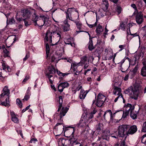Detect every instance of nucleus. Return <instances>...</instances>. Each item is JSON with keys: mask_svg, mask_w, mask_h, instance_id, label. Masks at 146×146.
<instances>
[{"mask_svg": "<svg viewBox=\"0 0 146 146\" xmlns=\"http://www.w3.org/2000/svg\"><path fill=\"white\" fill-rule=\"evenodd\" d=\"M34 16H33V21L35 26H38L40 27H42L43 26H48V25L49 23L48 19L44 15L40 16L41 19H39V21L41 22V24L38 23L37 24V21H38V16L36 15L35 13H34Z\"/></svg>", "mask_w": 146, "mask_h": 146, "instance_id": "obj_1", "label": "nucleus"}, {"mask_svg": "<svg viewBox=\"0 0 146 146\" xmlns=\"http://www.w3.org/2000/svg\"><path fill=\"white\" fill-rule=\"evenodd\" d=\"M143 55V53L142 52H138L137 54L135 55L132 58V60L130 59L129 58L125 57L123 60L121 61L120 62L118 63L117 64H122L125 62L126 63H133V64H138V60L141 57H142Z\"/></svg>", "mask_w": 146, "mask_h": 146, "instance_id": "obj_2", "label": "nucleus"}, {"mask_svg": "<svg viewBox=\"0 0 146 146\" xmlns=\"http://www.w3.org/2000/svg\"><path fill=\"white\" fill-rule=\"evenodd\" d=\"M66 19L72 21H74L75 18L78 16V13L77 11L74 8H69L66 13Z\"/></svg>", "mask_w": 146, "mask_h": 146, "instance_id": "obj_3", "label": "nucleus"}, {"mask_svg": "<svg viewBox=\"0 0 146 146\" xmlns=\"http://www.w3.org/2000/svg\"><path fill=\"white\" fill-rule=\"evenodd\" d=\"M129 125H122L119 126L118 128L119 137H123L127 136V130Z\"/></svg>", "mask_w": 146, "mask_h": 146, "instance_id": "obj_4", "label": "nucleus"}, {"mask_svg": "<svg viewBox=\"0 0 146 146\" xmlns=\"http://www.w3.org/2000/svg\"><path fill=\"white\" fill-rule=\"evenodd\" d=\"M66 132H67L69 130L70 131H71V137L70 139V143L71 144L73 145L75 144V145L79 143V142L78 141V136L77 135H74V133L75 131V128L74 127H67L66 128Z\"/></svg>", "mask_w": 146, "mask_h": 146, "instance_id": "obj_5", "label": "nucleus"}, {"mask_svg": "<svg viewBox=\"0 0 146 146\" xmlns=\"http://www.w3.org/2000/svg\"><path fill=\"white\" fill-rule=\"evenodd\" d=\"M143 92L142 89H139V87L137 86L133 87V90L131 94V98L135 100L138 99L139 96L141 95Z\"/></svg>", "mask_w": 146, "mask_h": 146, "instance_id": "obj_6", "label": "nucleus"}, {"mask_svg": "<svg viewBox=\"0 0 146 146\" xmlns=\"http://www.w3.org/2000/svg\"><path fill=\"white\" fill-rule=\"evenodd\" d=\"M51 31L50 30H48L45 34V36L44 38V41L45 42H48L50 45H54L55 44L52 43V38L53 35L52 29H50Z\"/></svg>", "mask_w": 146, "mask_h": 146, "instance_id": "obj_7", "label": "nucleus"}, {"mask_svg": "<svg viewBox=\"0 0 146 146\" xmlns=\"http://www.w3.org/2000/svg\"><path fill=\"white\" fill-rule=\"evenodd\" d=\"M58 27L56 25H54L51 27L52 29L53 35H54L58 38V41L55 44H58L60 39L61 38V32L60 31H58L57 29Z\"/></svg>", "mask_w": 146, "mask_h": 146, "instance_id": "obj_8", "label": "nucleus"}, {"mask_svg": "<svg viewBox=\"0 0 146 146\" xmlns=\"http://www.w3.org/2000/svg\"><path fill=\"white\" fill-rule=\"evenodd\" d=\"M88 121L86 118L85 116L83 117H82L80 119L79 122L76 124V126L78 127H83L86 126L88 127Z\"/></svg>", "mask_w": 146, "mask_h": 146, "instance_id": "obj_9", "label": "nucleus"}, {"mask_svg": "<svg viewBox=\"0 0 146 146\" xmlns=\"http://www.w3.org/2000/svg\"><path fill=\"white\" fill-rule=\"evenodd\" d=\"M56 64L54 66L52 64H50L48 66L47 68L45 70L46 75H50L51 74H54L56 72Z\"/></svg>", "mask_w": 146, "mask_h": 146, "instance_id": "obj_10", "label": "nucleus"}, {"mask_svg": "<svg viewBox=\"0 0 146 146\" xmlns=\"http://www.w3.org/2000/svg\"><path fill=\"white\" fill-rule=\"evenodd\" d=\"M98 97L97 105L98 107H101L104 104L106 98L104 95L100 93L98 94Z\"/></svg>", "mask_w": 146, "mask_h": 146, "instance_id": "obj_11", "label": "nucleus"}, {"mask_svg": "<svg viewBox=\"0 0 146 146\" xmlns=\"http://www.w3.org/2000/svg\"><path fill=\"white\" fill-rule=\"evenodd\" d=\"M68 110V108L67 107H62L59 115H58L60 117V119H58V122H61L63 121L62 118L65 115Z\"/></svg>", "mask_w": 146, "mask_h": 146, "instance_id": "obj_12", "label": "nucleus"}, {"mask_svg": "<svg viewBox=\"0 0 146 146\" xmlns=\"http://www.w3.org/2000/svg\"><path fill=\"white\" fill-rule=\"evenodd\" d=\"M69 86V84L67 82H61L58 86V91L62 92L64 89L68 87Z\"/></svg>", "mask_w": 146, "mask_h": 146, "instance_id": "obj_13", "label": "nucleus"}, {"mask_svg": "<svg viewBox=\"0 0 146 146\" xmlns=\"http://www.w3.org/2000/svg\"><path fill=\"white\" fill-rule=\"evenodd\" d=\"M64 41L66 44H70L71 46L73 47L75 46L74 43V40L73 38L70 37L65 38Z\"/></svg>", "mask_w": 146, "mask_h": 146, "instance_id": "obj_14", "label": "nucleus"}, {"mask_svg": "<svg viewBox=\"0 0 146 146\" xmlns=\"http://www.w3.org/2000/svg\"><path fill=\"white\" fill-rule=\"evenodd\" d=\"M137 127L135 125H133L130 127L129 126V128L127 130V136L129 135H133L137 131Z\"/></svg>", "mask_w": 146, "mask_h": 146, "instance_id": "obj_15", "label": "nucleus"}, {"mask_svg": "<svg viewBox=\"0 0 146 146\" xmlns=\"http://www.w3.org/2000/svg\"><path fill=\"white\" fill-rule=\"evenodd\" d=\"M21 13L23 17L28 19L31 16L30 11L27 9H24L22 10Z\"/></svg>", "mask_w": 146, "mask_h": 146, "instance_id": "obj_16", "label": "nucleus"}, {"mask_svg": "<svg viewBox=\"0 0 146 146\" xmlns=\"http://www.w3.org/2000/svg\"><path fill=\"white\" fill-rule=\"evenodd\" d=\"M136 21L139 24L142 23L143 21V17L141 12H138L136 16Z\"/></svg>", "mask_w": 146, "mask_h": 146, "instance_id": "obj_17", "label": "nucleus"}, {"mask_svg": "<svg viewBox=\"0 0 146 146\" xmlns=\"http://www.w3.org/2000/svg\"><path fill=\"white\" fill-rule=\"evenodd\" d=\"M3 93L0 95V98L5 96H6L7 97H9L10 91L8 86H5L3 88Z\"/></svg>", "mask_w": 146, "mask_h": 146, "instance_id": "obj_18", "label": "nucleus"}, {"mask_svg": "<svg viewBox=\"0 0 146 146\" xmlns=\"http://www.w3.org/2000/svg\"><path fill=\"white\" fill-rule=\"evenodd\" d=\"M139 109L137 111H135L134 110L130 112V117L133 119H137V115L139 113Z\"/></svg>", "mask_w": 146, "mask_h": 146, "instance_id": "obj_19", "label": "nucleus"}, {"mask_svg": "<svg viewBox=\"0 0 146 146\" xmlns=\"http://www.w3.org/2000/svg\"><path fill=\"white\" fill-rule=\"evenodd\" d=\"M88 92L89 91L88 90L85 91L83 90H81L80 91V94L79 96V97L80 99H84Z\"/></svg>", "mask_w": 146, "mask_h": 146, "instance_id": "obj_20", "label": "nucleus"}, {"mask_svg": "<svg viewBox=\"0 0 146 146\" xmlns=\"http://www.w3.org/2000/svg\"><path fill=\"white\" fill-rule=\"evenodd\" d=\"M135 106L134 105L132 106L131 104H127L125 106V110L126 111L128 112L129 113L131 111H133L134 110Z\"/></svg>", "mask_w": 146, "mask_h": 146, "instance_id": "obj_21", "label": "nucleus"}, {"mask_svg": "<svg viewBox=\"0 0 146 146\" xmlns=\"http://www.w3.org/2000/svg\"><path fill=\"white\" fill-rule=\"evenodd\" d=\"M113 92L114 95H116L117 93V95H120L121 94H122L121 93V89L117 86H114Z\"/></svg>", "mask_w": 146, "mask_h": 146, "instance_id": "obj_22", "label": "nucleus"}, {"mask_svg": "<svg viewBox=\"0 0 146 146\" xmlns=\"http://www.w3.org/2000/svg\"><path fill=\"white\" fill-rule=\"evenodd\" d=\"M10 46H7V47L6 48L5 45H3L2 46V48L3 49V52L5 53L4 56L5 57H7L9 56V50L7 49V48H9Z\"/></svg>", "mask_w": 146, "mask_h": 146, "instance_id": "obj_23", "label": "nucleus"}, {"mask_svg": "<svg viewBox=\"0 0 146 146\" xmlns=\"http://www.w3.org/2000/svg\"><path fill=\"white\" fill-rule=\"evenodd\" d=\"M103 125L102 123H99L97 124L96 126V131L98 132V134L100 133V131L103 129Z\"/></svg>", "mask_w": 146, "mask_h": 146, "instance_id": "obj_24", "label": "nucleus"}, {"mask_svg": "<svg viewBox=\"0 0 146 146\" xmlns=\"http://www.w3.org/2000/svg\"><path fill=\"white\" fill-rule=\"evenodd\" d=\"M109 135V133L107 131H104L102 134V137L101 138L99 137V139L98 140H100V139H103L108 140V136Z\"/></svg>", "mask_w": 146, "mask_h": 146, "instance_id": "obj_25", "label": "nucleus"}, {"mask_svg": "<svg viewBox=\"0 0 146 146\" xmlns=\"http://www.w3.org/2000/svg\"><path fill=\"white\" fill-rule=\"evenodd\" d=\"M9 99V97H7L5 99V102H2L0 104L3 106L9 107L10 106Z\"/></svg>", "mask_w": 146, "mask_h": 146, "instance_id": "obj_26", "label": "nucleus"}, {"mask_svg": "<svg viewBox=\"0 0 146 146\" xmlns=\"http://www.w3.org/2000/svg\"><path fill=\"white\" fill-rule=\"evenodd\" d=\"M63 98L62 96H59L58 97V102L59 105L58 106V111H59L61 110L63 102Z\"/></svg>", "mask_w": 146, "mask_h": 146, "instance_id": "obj_27", "label": "nucleus"}, {"mask_svg": "<svg viewBox=\"0 0 146 146\" xmlns=\"http://www.w3.org/2000/svg\"><path fill=\"white\" fill-rule=\"evenodd\" d=\"M78 64H71V68H73V70L74 72H75L74 74L77 75H79L80 72V71L76 70V68L78 66Z\"/></svg>", "mask_w": 146, "mask_h": 146, "instance_id": "obj_28", "label": "nucleus"}, {"mask_svg": "<svg viewBox=\"0 0 146 146\" xmlns=\"http://www.w3.org/2000/svg\"><path fill=\"white\" fill-rule=\"evenodd\" d=\"M103 31V29L102 28V26L100 25H98L96 30V32L97 33L100 34Z\"/></svg>", "mask_w": 146, "mask_h": 146, "instance_id": "obj_29", "label": "nucleus"}, {"mask_svg": "<svg viewBox=\"0 0 146 146\" xmlns=\"http://www.w3.org/2000/svg\"><path fill=\"white\" fill-rule=\"evenodd\" d=\"M87 56H83L81 58V61L80 62L77 63V64H80L81 63V64H87L86 62L87 61Z\"/></svg>", "mask_w": 146, "mask_h": 146, "instance_id": "obj_30", "label": "nucleus"}, {"mask_svg": "<svg viewBox=\"0 0 146 146\" xmlns=\"http://www.w3.org/2000/svg\"><path fill=\"white\" fill-rule=\"evenodd\" d=\"M46 58H48V54L50 51V48L49 45L48 43H47L46 44Z\"/></svg>", "mask_w": 146, "mask_h": 146, "instance_id": "obj_31", "label": "nucleus"}, {"mask_svg": "<svg viewBox=\"0 0 146 146\" xmlns=\"http://www.w3.org/2000/svg\"><path fill=\"white\" fill-rule=\"evenodd\" d=\"M57 55L52 56L51 58L52 62H53L55 63H57L59 60V59L57 58Z\"/></svg>", "mask_w": 146, "mask_h": 146, "instance_id": "obj_32", "label": "nucleus"}, {"mask_svg": "<svg viewBox=\"0 0 146 146\" xmlns=\"http://www.w3.org/2000/svg\"><path fill=\"white\" fill-rule=\"evenodd\" d=\"M73 22L76 23L78 29L79 30H81L82 25L81 23L79 21L75 20H74Z\"/></svg>", "mask_w": 146, "mask_h": 146, "instance_id": "obj_33", "label": "nucleus"}, {"mask_svg": "<svg viewBox=\"0 0 146 146\" xmlns=\"http://www.w3.org/2000/svg\"><path fill=\"white\" fill-rule=\"evenodd\" d=\"M133 90V87L132 86H130L127 89L125 90V92L126 94H130L131 92H132Z\"/></svg>", "mask_w": 146, "mask_h": 146, "instance_id": "obj_34", "label": "nucleus"}, {"mask_svg": "<svg viewBox=\"0 0 146 146\" xmlns=\"http://www.w3.org/2000/svg\"><path fill=\"white\" fill-rule=\"evenodd\" d=\"M119 27L117 31L119 30L120 29L123 31H125L126 27L125 24L123 22H121L120 24Z\"/></svg>", "mask_w": 146, "mask_h": 146, "instance_id": "obj_35", "label": "nucleus"}, {"mask_svg": "<svg viewBox=\"0 0 146 146\" xmlns=\"http://www.w3.org/2000/svg\"><path fill=\"white\" fill-rule=\"evenodd\" d=\"M23 21L24 22L26 26H28L31 24V21L29 19H24Z\"/></svg>", "mask_w": 146, "mask_h": 146, "instance_id": "obj_36", "label": "nucleus"}, {"mask_svg": "<svg viewBox=\"0 0 146 146\" xmlns=\"http://www.w3.org/2000/svg\"><path fill=\"white\" fill-rule=\"evenodd\" d=\"M141 74L143 76L146 77V66L142 67L141 70Z\"/></svg>", "mask_w": 146, "mask_h": 146, "instance_id": "obj_37", "label": "nucleus"}, {"mask_svg": "<svg viewBox=\"0 0 146 146\" xmlns=\"http://www.w3.org/2000/svg\"><path fill=\"white\" fill-rule=\"evenodd\" d=\"M105 52L107 54V56L108 57L109 56H111L113 54L112 50L111 48L106 49L105 50Z\"/></svg>", "mask_w": 146, "mask_h": 146, "instance_id": "obj_38", "label": "nucleus"}, {"mask_svg": "<svg viewBox=\"0 0 146 146\" xmlns=\"http://www.w3.org/2000/svg\"><path fill=\"white\" fill-rule=\"evenodd\" d=\"M67 140L65 139H63L61 141H60L59 142V146H66L65 145V142H67Z\"/></svg>", "mask_w": 146, "mask_h": 146, "instance_id": "obj_39", "label": "nucleus"}, {"mask_svg": "<svg viewBox=\"0 0 146 146\" xmlns=\"http://www.w3.org/2000/svg\"><path fill=\"white\" fill-rule=\"evenodd\" d=\"M88 48L91 51L94 48V47L93 46V42L92 40L90 41L88 43Z\"/></svg>", "mask_w": 146, "mask_h": 146, "instance_id": "obj_40", "label": "nucleus"}, {"mask_svg": "<svg viewBox=\"0 0 146 146\" xmlns=\"http://www.w3.org/2000/svg\"><path fill=\"white\" fill-rule=\"evenodd\" d=\"M127 136H126L124 137V139L121 140L120 142V144L119 145V146H127L126 144L125 143V141L127 138Z\"/></svg>", "mask_w": 146, "mask_h": 146, "instance_id": "obj_41", "label": "nucleus"}, {"mask_svg": "<svg viewBox=\"0 0 146 146\" xmlns=\"http://www.w3.org/2000/svg\"><path fill=\"white\" fill-rule=\"evenodd\" d=\"M63 29L64 31H69L70 29V25L69 24L64 25L63 27Z\"/></svg>", "mask_w": 146, "mask_h": 146, "instance_id": "obj_42", "label": "nucleus"}, {"mask_svg": "<svg viewBox=\"0 0 146 146\" xmlns=\"http://www.w3.org/2000/svg\"><path fill=\"white\" fill-rule=\"evenodd\" d=\"M137 70V66L135 67L133 71L130 72L129 73V75H132L133 76L135 75V73Z\"/></svg>", "mask_w": 146, "mask_h": 146, "instance_id": "obj_43", "label": "nucleus"}, {"mask_svg": "<svg viewBox=\"0 0 146 146\" xmlns=\"http://www.w3.org/2000/svg\"><path fill=\"white\" fill-rule=\"evenodd\" d=\"M12 120L14 123H19V119L16 116L11 117Z\"/></svg>", "mask_w": 146, "mask_h": 146, "instance_id": "obj_44", "label": "nucleus"}, {"mask_svg": "<svg viewBox=\"0 0 146 146\" xmlns=\"http://www.w3.org/2000/svg\"><path fill=\"white\" fill-rule=\"evenodd\" d=\"M141 138V142L145 144H146V134L143 135Z\"/></svg>", "mask_w": 146, "mask_h": 146, "instance_id": "obj_45", "label": "nucleus"}, {"mask_svg": "<svg viewBox=\"0 0 146 146\" xmlns=\"http://www.w3.org/2000/svg\"><path fill=\"white\" fill-rule=\"evenodd\" d=\"M141 131L144 132H146V121L143 123V124Z\"/></svg>", "mask_w": 146, "mask_h": 146, "instance_id": "obj_46", "label": "nucleus"}, {"mask_svg": "<svg viewBox=\"0 0 146 146\" xmlns=\"http://www.w3.org/2000/svg\"><path fill=\"white\" fill-rule=\"evenodd\" d=\"M131 34V36H130V37L129 38V40L131 39L133 37L136 36H139V40H140V37L139 36V33H135L134 34H131V33H130Z\"/></svg>", "mask_w": 146, "mask_h": 146, "instance_id": "obj_47", "label": "nucleus"}, {"mask_svg": "<svg viewBox=\"0 0 146 146\" xmlns=\"http://www.w3.org/2000/svg\"><path fill=\"white\" fill-rule=\"evenodd\" d=\"M16 103L19 105V106L20 108L22 107V104L21 103V101L19 100V99L17 98L16 100Z\"/></svg>", "mask_w": 146, "mask_h": 146, "instance_id": "obj_48", "label": "nucleus"}, {"mask_svg": "<svg viewBox=\"0 0 146 146\" xmlns=\"http://www.w3.org/2000/svg\"><path fill=\"white\" fill-rule=\"evenodd\" d=\"M122 65L123 64H121V66H120V67H121L122 68H121V71L123 72H125L128 69V66H127L126 67H125V64H123V67H124V68H122Z\"/></svg>", "mask_w": 146, "mask_h": 146, "instance_id": "obj_49", "label": "nucleus"}, {"mask_svg": "<svg viewBox=\"0 0 146 146\" xmlns=\"http://www.w3.org/2000/svg\"><path fill=\"white\" fill-rule=\"evenodd\" d=\"M129 113L128 112H127L126 111H123L122 116V118L124 119L126 118L127 116L128 115Z\"/></svg>", "mask_w": 146, "mask_h": 146, "instance_id": "obj_50", "label": "nucleus"}, {"mask_svg": "<svg viewBox=\"0 0 146 146\" xmlns=\"http://www.w3.org/2000/svg\"><path fill=\"white\" fill-rule=\"evenodd\" d=\"M46 75L47 76L48 78L49 79L50 83L51 84H53V80H51V78L52 77V75Z\"/></svg>", "mask_w": 146, "mask_h": 146, "instance_id": "obj_51", "label": "nucleus"}, {"mask_svg": "<svg viewBox=\"0 0 146 146\" xmlns=\"http://www.w3.org/2000/svg\"><path fill=\"white\" fill-rule=\"evenodd\" d=\"M128 31H127V38L128 40H129V38L130 36H131V33L130 29H128Z\"/></svg>", "mask_w": 146, "mask_h": 146, "instance_id": "obj_52", "label": "nucleus"}, {"mask_svg": "<svg viewBox=\"0 0 146 146\" xmlns=\"http://www.w3.org/2000/svg\"><path fill=\"white\" fill-rule=\"evenodd\" d=\"M88 26L91 28H92L96 26L97 25V21H96L95 23L93 24H87Z\"/></svg>", "mask_w": 146, "mask_h": 146, "instance_id": "obj_53", "label": "nucleus"}, {"mask_svg": "<svg viewBox=\"0 0 146 146\" xmlns=\"http://www.w3.org/2000/svg\"><path fill=\"white\" fill-rule=\"evenodd\" d=\"M15 23V21L13 18H12L9 19L8 23L10 24H12Z\"/></svg>", "mask_w": 146, "mask_h": 146, "instance_id": "obj_54", "label": "nucleus"}, {"mask_svg": "<svg viewBox=\"0 0 146 146\" xmlns=\"http://www.w3.org/2000/svg\"><path fill=\"white\" fill-rule=\"evenodd\" d=\"M121 8L120 7H117L116 9V11L118 13V14H119L121 12Z\"/></svg>", "mask_w": 146, "mask_h": 146, "instance_id": "obj_55", "label": "nucleus"}, {"mask_svg": "<svg viewBox=\"0 0 146 146\" xmlns=\"http://www.w3.org/2000/svg\"><path fill=\"white\" fill-rule=\"evenodd\" d=\"M107 111L109 112V114L110 116V120L112 121L113 120V116L112 115V113L111 110H108Z\"/></svg>", "mask_w": 146, "mask_h": 146, "instance_id": "obj_56", "label": "nucleus"}, {"mask_svg": "<svg viewBox=\"0 0 146 146\" xmlns=\"http://www.w3.org/2000/svg\"><path fill=\"white\" fill-rule=\"evenodd\" d=\"M30 97V94H27L26 95L25 97L23 99V100H26V101Z\"/></svg>", "mask_w": 146, "mask_h": 146, "instance_id": "obj_57", "label": "nucleus"}, {"mask_svg": "<svg viewBox=\"0 0 146 146\" xmlns=\"http://www.w3.org/2000/svg\"><path fill=\"white\" fill-rule=\"evenodd\" d=\"M70 74L69 73H62V74H61L60 75V77H65L66 76H68V75Z\"/></svg>", "mask_w": 146, "mask_h": 146, "instance_id": "obj_58", "label": "nucleus"}, {"mask_svg": "<svg viewBox=\"0 0 146 146\" xmlns=\"http://www.w3.org/2000/svg\"><path fill=\"white\" fill-rule=\"evenodd\" d=\"M118 95V96L116 98H115V99L114 100V102H116L118 99L120 98H122V94H121L120 95Z\"/></svg>", "mask_w": 146, "mask_h": 146, "instance_id": "obj_59", "label": "nucleus"}, {"mask_svg": "<svg viewBox=\"0 0 146 146\" xmlns=\"http://www.w3.org/2000/svg\"><path fill=\"white\" fill-rule=\"evenodd\" d=\"M37 139L35 138H32L31 139V140H30V141H29V143H32L33 142L34 143H35V142L37 141Z\"/></svg>", "mask_w": 146, "mask_h": 146, "instance_id": "obj_60", "label": "nucleus"}, {"mask_svg": "<svg viewBox=\"0 0 146 146\" xmlns=\"http://www.w3.org/2000/svg\"><path fill=\"white\" fill-rule=\"evenodd\" d=\"M30 76H26L25 79L23 80V82H26L28 79H29Z\"/></svg>", "mask_w": 146, "mask_h": 146, "instance_id": "obj_61", "label": "nucleus"}, {"mask_svg": "<svg viewBox=\"0 0 146 146\" xmlns=\"http://www.w3.org/2000/svg\"><path fill=\"white\" fill-rule=\"evenodd\" d=\"M93 115L92 113H89V115H86V117H88L89 119H92L93 117Z\"/></svg>", "mask_w": 146, "mask_h": 146, "instance_id": "obj_62", "label": "nucleus"}, {"mask_svg": "<svg viewBox=\"0 0 146 146\" xmlns=\"http://www.w3.org/2000/svg\"><path fill=\"white\" fill-rule=\"evenodd\" d=\"M3 69L4 70L7 71V66L5 64H2Z\"/></svg>", "mask_w": 146, "mask_h": 146, "instance_id": "obj_63", "label": "nucleus"}, {"mask_svg": "<svg viewBox=\"0 0 146 146\" xmlns=\"http://www.w3.org/2000/svg\"><path fill=\"white\" fill-rule=\"evenodd\" d=\"M142 29L143 33L145 35H146V25L142 27Z\"/></svg>", "mask_w": 146, "mask_h": 146, "instance_id": "obj_64", "label": "nucleus"}]
</instances>
